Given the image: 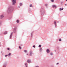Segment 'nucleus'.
I'll return each mask as SVG.
<instances>
[{
  "label": "nucleus",
  "instance_id": "nucleus-1",
  "mask_svg": "<svg viewBox=\"0 0 67 67\" xmlns=\"http://www.w3.org/2000/svg\"><path fill=\"white\" fill-rule=\"evenodd\" d=\"M12 10V7H9L8 9V13H11Z\"/></svg>",
  "mask_w": 67,
  "mask_h": 67
},
{
  "label": "nucleus",
  "instance_id": "nucleus-2",
  "mask_svg": "<svg viewBox=\"0 0 67 67\" xmlns=\"http://www.w3.org/2000/svg\"><path fill=\"white\" fill-rule=\"evenodd\" d=\"M12 1L13 2V5L15 4V3H16V0H12Z\"/></svg>",
  "mask_w": 67,
  "mask_h": 67
},
{
  "label": "nucleus",
  "instance_id": "nucleus-3",
  "mask_svg": "<svg viewBox=\"0 0 67 67\" xmlns=\"http://www.w3.org/2000/svg\"><path fill=\"white\" fill-rule=\"evenodd\" d=\"M32 54H33V53H32V51H30V55L32 56Z\"/></svg>",
  "mask_w": 67,
  "mask_h": 67
},
{
  "label": "nucleus",
  "instance_id": "nucleus-4",
  "mask_svg": "<svg viewBox=\"0 0 67 67\" xmlns=\"http://www.w3.org/2000/svg\"><path fill=\"white\" fill-rule=\"evenodd\" d=\"M4 17V16L3 15H2L1 16V19H3Z\"/></svg>",
  "mask_w": 67,
  "mask_h": 67
},
{
  "label": "nucleus",
  "instance_id": "nucleus-5",
  "mask_svg": "<svg viewBox=\"0 0 67 67\" xmlns=\"http://www.w3.org/2000/svg\"><path fill=\"white\" fill-rule=\"evenodd\" d=\"M47 52L48 53H49L50 52V51L48 49H47Z\"/></svg>",
  "mask_w": 67,
  "mask_h": 67
},
{
  "label": "nucleus",
  "instance_id": "nucleus-6",
  "mask_svg": "<svg viewBox=\"0 0 67 67\" xmlns=\"http://www.w3.org/2000/svg\"><path fill=\"white\" fill-rule=\"evenodd\" d=\"M52 7L53 8H57V7H56V5H53Z\"/></svg>",
  "mask_w": 67,
  "mask_h": 67
},
{
  "label": "nucleus",
  "instance_id": "nucleus-7",
  "mask_svg": "<svg viewBox=\"0 0 67 67\" xmlns=\"http://www.w3.org/2000/svg\"><path fill=\"white\" fill-rule=\"evenodd\" d=\"M12 33L11 34L10 36V38H11L12 37Z\"/></svg>",
  "mask_w": 67,
  "mask_h": 67
},
{
  "label": "nucleus",
  "instance_id": "nucleus-8",
  "mask_svg": "<svg viewBox=\"0 0 67 67\" xmlns=\"http://www.w3.org/2000/svg\"><path fill=\"white\" fill-rule=\"evenodd\" d=\"M54 23L55 24V27H56L57 26V25H56V21H55L54 22Z\"/></svg>",
  "mask_w": 67,
  "mask_h": 67
},
{
  "label": "nucleus",
  "instance_id": "nucleus-9",
  "mask_svg": "<svg viewBox=\"0 0 67 67\" xmlns=\"http://www.w3.org/2000/svg\"><path fill=\"white\" fill-rule=\"evenodd\" d=\"M27 63H30L31 62V60H28L27 61Z\"/></svg>",
  "mask_w": 67,
  "mask_h": 67
},
{
  "label": "nucleus",
  "instance_id": "nucleus-10",
  "mask_svg": "<svg viewBox=\"0 0 67 67\" xmlns=\"http://www.w3.org/2000/svg\"><path fill=\"white\" fill-rule=\"evenodd\" d=\"M63 9H64V8H62V9H61V8H60V11H61L62 10H63Z\"/></svg>",
  "mask_w": 67,
  "mask_h": 67
},
{
  "label": "nucleus",
  "instance_id": "nucleus-11",
  "mask_svg": "<svg viewBox=\"0 0 67 67\" xmlns=\"http://www.w3.org/2000/svg\"><path fill=\"white\" fill-rule=\"evenodd\" d=\"M42 51V48H40V52H41Z\"/></svg>",
  "mask_w": 67,
  "mask_h": 67
},
{
  "label": "nucleus",
  "instance_id": "nucleus-12",
  "mask_svg": "<svg viewBox=\"0 0 67 67\" xmlns=\"http://www.w3.org/2000/svg\"><path fill=\"white\" fill-rule=\"evenodd\" d=\"M11 54V53H10L9 54H8V56H10Z\"/></svg>",
  "mask_w": 67,
  "mask_h": 67
},
{
  "label": "nucleus",
  "instance_id": "nucleus-13",
  "mask_svg": "<svg viewBox=\"0 0 67 67\" xmlns=\"http://www.w3.org/2000/svg\"><path fill=\"white\" fill-rule=\"evenodd\" d=\"M25 65H26V67H27V64L26 63H25Z\"/></svg>",
  "mask_w": 67,
  "mask_h": 67
},
{
  "label": "nucleus",
  "instance_id": "nucleus-14",
  "mask_svg": "<svg viewBox=\"0 0 67 67\" xmlns=\"http://www.w3.org/2000/svg\"><path fill=\"white\" fill-rule=\"evenodd\" d=\"M7 33V31H5L4 33V34H6Z\"/></svg>",
  "mask_w": 67,
  "mask_h": 67
},
{
  "label": "nucleus",
  "instance_id": "nucleus-15",
  "mask_svg": "<svg viewBox=\"0 0 67 67\" xmlns=\"http://www.w3.org/2000/svg\"><path fill=\"white\" fill-rule=\"evenodd\" d=\"M20 6H22V3H20Z\"/></svg>",
  "mask_w": 67,
  "mask_h": 67
},
{
  "label": "nucleus",
  "instance_id": "nucleus-16",
  "mask_svg": "<svg viewBox=\"0 0 67 67\" xmlns=\"http://www.w3.org/2000/svg\"><path fill=\"white\" fill-rule=\"evenodd\" d=\"M32 4H30V7H32Z\"/></svg>",
  "mask_w": 67,
  "mask_h": 67
},
{
  "label": "nucleus",
  "instance_id": "nucleus-17",
  "mask_svg": "<svg viewBox=\"0 0 67 67\" xmlns=\"http://www.w3.org/2000/svg\"><path fill=\"white\" fill-rule=\"evenodd\" d=\"M7 50H9V51H10V49L8 48H7Z\"/></svg>",
  "mask_w": 67,
  "mask_h": 67
},
{
  "label": "nucleus",
  "instance_id": "nucleus-18",
  "mask_svg": "<svg viewBox=\"0 0 67 67\" xmlns=\"http://www.w3.org/2000/svg\"><path fill=\"white\" fill-rule=\"evenodd\" d=\"M51 2H53L54 1V0H51Z\"/></svg>",
  "mask_w": 67,
  "mask_h": 67
},
{
  "label": "nucleus",
  "instance_id": "nucleus-19",
  "mask_svg": "<svg viewBox=\"0 0 67 67\" xmlns=\"http://www.w3.org/2000/svg\"><path fill=\"white\" fill-rule=\"evenodd\" d=\"M24 52H25V53H26L27 52V51L26 50H25L24 51Z\"/></svg>",
  "mask_w": 67,
  "mask_h": 67
},
{
  "label": "nucleus",
  "instance_id": "nucleus-20",
  "mask_svg": "<svg viewBox=\"0 0 67 67\" xmlns=\"http://www.w3.org/2000/svg\"><path fill=\"white\" fill-rule=\"evenodd\" d=\"M19 47L20 49H22V48H21V46H19Z\"/></svg>",
  "mask_w": 67,
  "mask_h": 67
},
{
  "label": "nucleus",
  "instance_id": "nucleus-21",
  "mask_svg": "<svg viewBox=\"0 0 67 67\" xmlns=\"http://www.w3.org/2000/svg\"><path fill=\"white\" fill-rule=\"evenodd\" d=\"M59 41L60 42H61V41H62V39H60Z\"/></svg>",
  "mask_w": 67,
  "mask_h": 67
},
{
  "label": "nucleus",
  "instance_id": "nucleus-22",
  "mask_svg": "<svg viewBox=\"0 0 67 67\" xmlns=\"http://www.w3.org/2000/svg\"><path fill=\"white\" fill-rule=\"evenodd\" d=\"M16 22L17 23H19V21L18 20H17Z\"/></svg>",
  "mask_w": 67,
  "mask_h": 67
},
{
  "label": "nucleus",
  "instance_id": "nucleus-23",
  "mask_svg": "<svg viewBox=\"0 0 67 67\" xmlns=\"http://www.w3.org/2000/svg\"><path fill=\"white\" fill-rule=\"evenodd\" d=\"M50 55H53V53H51V54H50Z\"/></svg>",
  "mask_w": 67,
  "mask_h": 67
},
{
  "label": "nucleus",
  "instance_id": "nucleus-24",
  "mask_svg": "<svg viewBox=\"0 0 67 67\" xmlns=\"http://www.w3.org/2000/svg\"><path fill=\"white\" fill-rule=\"evenodd\" d=\"M39 47H41V45H39Z\"/></svg>",
  "mask_w": 67,
  "mask_h": 67
},
{
  "label": "nucleus",
  "instance_id": "nucleus-25",
  "mask_svg": "<svg viewBox=\"0 0 67 67\" xmlns=\"http://www.w3.org/2000/svg\"><path fill=\"white\" fill-rule=\"evenodd\" d=\"M33 47H34V48H35V46L34 45L33 46Z\"/></svg>",
  "mask_w": 67,
  "mask_h": 67
},
{
  "label": "nucleus",
  "instance_id": "nucleus-26",
  "mask_svg": "<svg viewBox=\"0 0 67 67\" xmlns=\"http://www.w3.org/2000/svg\"><path fill=\"white\" fill-rule=\"evenodd\" d=\"M7 56H8V55H5V57H7Z\"/></svg>",
  "mask_w": 67,
  "mask_h": 67
},
{
  "label": "nucleus",
  "instance_id": "nucleus-27",
  "mask_svg": "<svg viewBox=\"0 0 67 67\" xmlns=\"http://www.w3.org/2000/svg\"><path fill=\"white\" fill-rule=\"evenodd\" d=\"M58 64H59V63H58L57 64V65H58Z\"/></svg>",
  "mask_w": 67,
  "mask_h": 67
},
{
  "label": "nucleus",
  "instance_id": "nucleus-28",
  "mask_svg": "<svg viewBox=\"0 0 67 67\" xmlns=\"http://www.w3.org/2000/svg\"><path fill=\"white\" fill-rule=\"evenodd\" d=\"M45 5H46V6H47V4H45Z\"/></svg>",
  "mask_w": 67,
  "mask_h": 67
},
{
  "label": "nucleus",
  "instance_id": "nucleus-29",
  "mask_svg": "<svg viewBox=\"0 0 67 67\" xmlns=\"http://www.w3.org/2000/svg\"><path fill=\"white\" fill-rule=\"evenodd\" d=\"M65 5H67V4H65Z\"/></svg>",
  "mask_w": 67,
  "mask_h": 67
},
{
  "label": "nucleus",
  "instance_id": "nucleus-30",
  "mask_svg": "<svg viewBox=\"0 0 67 67\" xmlns=\"http://www.w3.org/2000/svg\"><path fill=\"white\" fill-rule=\"evenodd\" d=\"M27 55H28V54H27Z\"/></svg>",
  "mask_w": 67,
  "mask_h": 67
},
{
  "label": "nucleus",
  "instance_id": "nucleus-31",
  "mask_svg": "<svg viewBox=\"0 0 67 67\" xmlns=\"http://www.w3.org/2000/svg\"><path fill=\"white\" fill-rule=\"evenodd\" d=\"M66 1H67V0H66Z\"/></svg>",
  "mask_w": 67,
  "mask_h": 67
},
{
  "label": "nucleus",
  "instance_id": "nucleus-32",
  "mask_svg": "<svg viewBox=\"0 0 67 67\" xmlns=\"http://www.w3.org/2000/svg\"><path fill=\"white\" fill-rule=\"evenodd\" d=\"M19 8H20V7H19Z\"/></svg>",
  "mask_w": 67,
  "mask_h": 67
}]
</instances>
